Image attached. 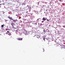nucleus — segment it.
I'll return each instance as SVG.
<instances>
[{
  "instance_id": "nucleus-1",
  "label": "nucleus",
  "mask_w": 65,
  "mask_h": 65,
  "mask_svg": "<svg viewBox=\"0 0 65 65\" xmlns=\"http://www.w3.org/2000/svg\"><path fill=\"white\" fill-rule=\"evenodd\" d=\"M8 19H11L12 20H13V22H15V23H16V21H17V20H13L12 18V17H10L8 16Z\"/></svg>"
},
{
  "instance_id": "nucleus-2",
  "label": "nucleus",
  "mask_w": 65,
  "mask_h": 65,
  "mask_svg": "<svg viewBox=\"0 0 65 65\" xmlns=\"http://www.w3.org/2000/svg\"><path fill=\"white\" fill-rule=\"evenodd\" d=\"M18 40H23L22 38H19L17 39Z\"/></svg>"
},
{
  "instance_id": "nucleus-3",
  "label": "nucleus",
  "mask_w": 65,
  "mask_h": 65,
  "mask_svg": "<svg viewBox=\"0 0 65 65\" xmlns=\"http://www.w3.org/2000/svg\"><path fill=\"white\" fill-rule=\"evenodd\" d=\"M14 24L12 23H11V25L13 26V27H14V26H13V25H14Z\"/></svg>"
},
{
  "instance_id": "nucleus-4",
  "label": "nucleus",
  "mask_w": 65,
  "mask_h": 65,
  "mask_svg": "<svg viewBox=\"0 0 65 65\" xmlns=\"http://www.w3.org/2000/svg\"><path fill=\"white\" fill-rule=\"evenodd\" d=\"M46 31L47 32H50V31L48 29H46Z\"/></svg>"
},
{
  "instance_id": "nucleus-5",
  "label": "nucleus",
  "mask_w": 65,
  "mask_h": 65,
  "mask_svg": "<svg viewBox=\"0 0 65 65\" xmlns=\"http://www.w3.org/2000/svg\"><path fill=\"white\" fill-rule=\"evenodd\" d=\"M43 39L44 40V41H45V37H43Z\"/></svg>"
},
{
  "instance_id": "nucleus-6",
  "label": "nucleus",
  "mask_w": 65,
  "mask_h": 65,
  "mask_svg": "<svg viewBox=\"0 0 65 65\" xmlns=\"http://www.w3.org/2000/svg\"><path fill=\"white\" fill-rule=\"evenodd\" d=\"M42 19L44 21H45V20H46V19H45L44 17H43V18Z\"/></svg>"
},
{
  "instance_id": "nucleus-7",
  "label": "nucleus",
  "mask_w": 65,
  "mask_h": 65,
  "mask_svg": "<svg viewBox=\"0 0 65 65\" xmlns=\"http://www.w3.org/2000/svg\"><path fill=\"white\" fill-rule=\"evenodd\" d=\"M43 31L44 33H45L46 32V31H45V29H43Z\"/></svg>"
},
{
  "instance_id": "nucleus-8",
  "label": "nucleus",
  "mask_w": 65,
  "mask_h": 65,
  "mask_svg": "<svg viewBox=\"0 0 65 65\" xmlns=\"http://www.w3.org/2000/svg\"><path fill=\"white\" fill-rule=\"evenodd\" d=\"M4 24H3V25H2L1 27L3 28V27H4Z\"/></svg>"
},
{
  "instance_id": "nucleus-9",
  "label": "nucleus",
  "mask_w": 65,
  "mask_h": 65,
  "mask_svg": "<svg viewBox=\"0 0 65 65\" xmlns=\"http://www.w3.org/2000/svg\"><path fill=\"white\" fill-rule=\"evenodd\" d=\"M7 33H9V32H10V31H7Z\"/></svg>"
},
{
  "instance_id": "nucleus-10",
  "label": "nucleus",
  "mask_w": 65,
  "mask_h": 65,
  "mask_svg": "<svg viewBox=\"0 0 65 65\" xmlns=\"http://www.w3.org/2000/svg\"><path fill=\"white\" fill-rule=\"evenodd\" d=\"M7 30H9V31H10V29H7Z\"/></svg>"
},
{
  "instance_id": "nucleus-11",
  "label": "nucleus",
  "mask_w": 65,
  "mask_h": 65,
  "mask_svg": "<svg viewBox=\"0 0 65 65\" xmlns=\"http://www.w3.org/2000/svg\"><path fill=\"white\" fill-rule=\"evenodd\" d=\"M47 21H49V20H48V19H46Z\"/></svg>"
},
{
  "instance_id": "nucleus-12",
  "label": "nucleus",
  "mask_w": 65,
  "mask_h": 65,
  "mask_svg": "<svg viewBox=\"0 0 65 65\" xmlns=\"http://www.w3.org/2000/svg\"><path fill=\"white\" fill-rule=\"evenodd\" d=\"M16 16H18V15L16 14Z\"/></svg>"
},
{
  "instance_id": "nucleus-13",
  "label": "nucleus",
  "mask_w": 65,
  "mask_h": 65,
  "mask_svg": "<svg viewBox=\"0 0 65 65\" xmlns=\"http://www.w3.org/2000/svg\"><path fill=\"white\" fill-rule=\"evenodd\" d=\"M42 23H43V21H42Z\"/></svg>"
},
{
  "instance_id": "nucleus-14",
  "label": "nucleus",
  "mask_w": 65,
  "mask_h": 65,
  "mask_svg": "<svg viewBox=\"0 0 65 65\" xmlns=\"http://www.w3.org/2000/svg\"><path fill=\"white\" fill-rule=\"evenodd\" d=\"M2 5V4H0V5Z\"/></svg>"
},
{
  "instance_id": "nucleus-15",
  "label": "nucleus",
  "mask_w": 65,
  "mask_h": 65,
  "mask_svg": "<svg viewBox=\"0 0 65 65\" xmlns=\"http://www.w3.org/2000/svg\"><path fill=\"white\" fill-rule=\"evenodd\" d=\"M44 51H43V52H44Z\"/></svg>"
},
{
  "instance_id": "nucleus-16",
  "label": "nucleus",
  "mask_w": 65,
  "mask_h": 65,
  "mask_svg": "<svg viewBox=\"0 0 65 65\" xmlns=\"http://www.w3.org/2000/svg\"><path fill=\"white\" fill-rule=\"evenodd\" d=\"M59 1H61V0H59Z\"/></svg>"
},
{
  "instance_id": "nucleus-17",
  "label": "nucleus",
  "mask_w": 65,
  "mask_h": 65,
  "mask_svg": "<svg viewBox=\"0 0 65 65\" xmlns=\"http://www.w3.org/2000/svg\"><path fill=\"white\" fill-rule=\"evenodd\" d=\"M62 48H63V47Z\"/></svg>"
}]
</instances>
